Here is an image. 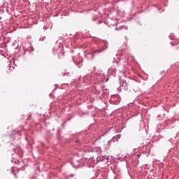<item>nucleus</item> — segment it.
I'll use <instances>...</instances> for the list:
<instances>
[{"label":"nucleus","mask_w":179,"mask_h":179,"mask_svg":"<svg viewBox=\"0 0 179 179\" xmlns=\"http://www.w3.org/2000/svg\"><path fill=\"white\" fill-rule=\"evenodd\" d=\"M122 86H126V89H127V83H122Z\"/></svg>","instance_id":"nucleus-1"},{"label":"nucleus","mask_w":179,"mask_h":179,"mask_svg":"<svg viewBox=\"0 0 179 179\" xmlns=\"http://www.w3.org/2000/svg\"><path fill=\"white\" fill-rule=\"evenodd\" d=\"M76 142H79V141H76Z\"/></svg>","instance_id":"nucleus-2"}]
</instances>
